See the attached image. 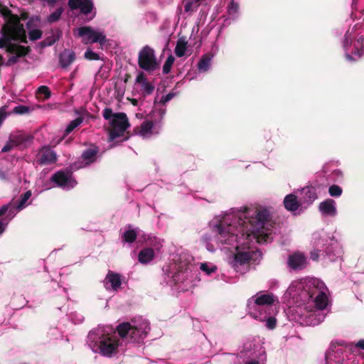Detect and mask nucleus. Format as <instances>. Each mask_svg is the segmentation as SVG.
I'll return each mask as SVG.
<instances>
[{
	"label": "nucleus",
	"mask_w": 364,
	"mask_h": 364,
	"mask_svg": "<svg viewBox=\"0 0 364 364\" xmlns=\"http://www.w3.org/2000/svg\"><path fill=\"white\" fill-rule=\"evenodd\" d=\"M247 208L240 215H227L215 226L218 240L222 244L232 245L240 237H247L262 229L272 226V216L267 208L256 210L252 215Z\"/></svg>",
	"instance_id": "1"
},
{
	"label": "nucleus",
	"mask_w": 364,
	"mask_h": 364,
	"mask_svg": "<svg viewBox=\"0 0 364 364\" xmlns=\"http://www.w3.org/2000/svg\"><path fill=\"white\" fill-rule=\"evenodd\" d=\"M165 114V110H154L150 113L151 119H146L142 122L138 129L139 134L143 137H149L153 134V129L155 126L159 125Z\"/></svg>",
	"instance_id": "2"
},
{
	"label": "nucleus",
	"mask_w": 364,
	"mask_h": 364,
	"mask_svg": "<svg viewBox=\"0 0 364 364\" xmlns=\"http://www.w3.org/2000/svg\"><path fill=\"white\" fill-rule=\"evenodd\" d=\"M138 65L140 68L146 71H154L158 67L154 50L146 46L139 53Z\"/></svg>",
	"instance_id": "3"
},
{
	"label": "nucleus",
	"mask_w": 364,
	"mask_h": 364,
	"mask_svg": "<svg viewBox=\"0 0 364 364\" xmlns=\"http://www.w3.org/2000/svg\"><path fill=\"white\" fill-rule=\"evenodd\" d=\"M111 129L109 136L112 139H115L124 135L127 129L130 126L127 114L124 112L117 113L110 121Z\"/></svg>",
	"instance_id": "4"
},
{
	"label": "nucleus",
	"mask_w": 364,
	"mask_h": 364,
	"mask_svg": "<svg viewBox=\"0 0 364 364\" xmlns=\"http://www.w3.org/2000/svg\"><path fill=\"white\" fill-rule=\"evenodd\" d=\"M119 340L115 336L103 334L100 338L99 353L103 356L112 357L118 351Z\"/></svg>",
	"instance_id": "5"
},
{
	"label": "nucleus",
	"mask_w": 364,
	"mask_h": 364,
	"mask_svg": "<svg viewBox=\"0 0 364 364\" xmlns=\"http://www.w3.org/2000/svg\"><path fill=\"white\" fill-rule=\"evenodd\" d=\"M78 36L82 38L84 44L99 43L101 45L106 42V36L102 32L95 31L90 26H82L78 28Z\"/></svg>",
	"instance_id": "6"
},
{
	"label": "nucleus",
	"mask_w": 364,
	"mask_h": 364,
	"mask_svg": "<svg viewBox=\"0 0 364 364\" xmlns=\"http://www.w3.org/2000/svg\"><path fill=\"white\" fill-rule=\"evenodd\" d=\"M0 13L6 21L2 26V28H4L6 31L15 29L17 30L16 31H18V33L21 32V34L23 33L25 29L23 25L20 23V18L17 14H14L12 11L6 6L0 10Z\"/></svg>",
	"instance_id": "7"
},
{
	"label": "nucleus",
	"mask_w": 364,
	"mask_h": 364,
	"mask_svg": "<svg viewBox=\"0 0 364 364\" xmlns=\"http://www.w3.org/2000/svg\"><path fill=\"white\" fill-rule=\"evenodd\" d=\"M6 52L12 54L6 63V66H11L18 63L20 58L25 57L31 52L30 46H23L16 43H9L6 46Z\"/></svg>",
	"instance_id": "8"
},
{
	"label": "nucleus",
	"mask_w": 364,
	"mask_h": 364,
	"mask_svg": "<svg viewBox=\"0 0 364 364\" xmlns=\"http://www.w3.org/2000/svg\"><path fill=\"white\" fill-rule=\"evenodd\" d=\"M58 187L73 188L77 185V181L70 171H58L55 172L50 178Z\"/></svg>",
	"instance_id": "9"
},
{
	"label": "nucleus",
	"mask_w": 364,
	"mask_h": 364,
	"mask_svg": "<svg viewBox=\"0 0 364 364\" xmlns=\"http://www.w3.org/2000/svg\"><path fill=\"white\" fill-rule=\"evenodd\" d=\"M16 31L17 30L15 29L6 31L4 28H1V33L3 35V38H0V48H6L8 44L11 43V41L12 40L23 43H28L26 31H24L23 33L22 34L21 32L18 33V31Z\"/></svg>",
	"instance_id": "10"
},
{
	"label": "nucleus",
	"mask_w": 364,
	"mask_h": 364,
	"mask_svg": "<svg viewBox=\"0 0 364 364\" xmlns=\"http://www.w3.org/2000/svg\"><path fill=\"white\" fill-rule=\"evenodd\" d=\"M68 5L71 10L80 9L81 14L87 16L95 9L93 0H68Z\"/></svg>",
	"instance_id": "11"
},
{
	"label": "nucleus",
	"mask_w": 364,
	"mask_h": 364,
	"mask_svg": "<svg viewBox=\"0 0 364 364\" xmlns=\"http://www.w3.org/2000/svg\"><path fill=\"white\" fill-rule=\"evenodd\" d=\"M57 155L49 146H43L41 148L37 155L36 163L38 165H47L55 163Z\"/></svg>",
	"instance_id": "12"
},
{
	"label": "nucleus",
	"mask_w": 364,
	"mask_h": 364,
	"mask_svg": "<svg viewBox=\"0 0 364 364\" xmlns=\"http://www.w3.org/2000/svg\"><path fill=\"white\" fill-rule=\"evenodd\" d=\"M287 263L292 269L295 271L301 270L306 268L307 259L303 253L296 252L289 256Z\"/></svg>",
	"instance_id": "13"
},
{
	"label": "nucleus",
	"mask_w": 364,
	"mask_h": 364,
	"mask_svg": "<svg viewBox=\"0 0 364 364\" xmlns=\"http://www.w3.org/2000/svg\"><path fill=\"white\" fill-rule=\"evenodd\" d=\"M99 152L100 147L91 144L89 148L83 151L81 158L86 165H90L97 161Z\"/></svg>",
	"instance_id": "14"
},
{
	"label": "nucleus",
	"mask_w": 364,
	"mask_h": 364,
	"mask_svg": "<svg viewBox=\"0 0 364 364\" xmlns=\"http://www.w3.org/2000/svg\"><path fill=\"white\" fill-rule=\"evenodd\" d=\"M255 304L258 306H272L275 303L278 304L279 301L276 296L272 293L262 294L257 293L255 296Z\"/></svg>",
	"instance_id": "15"
},
{
	"label": "nucleus",
	"mask_w": 364,
	"mask_h": 364,
	"mask_svg": "<svg viewBox=\"0 0 364 364\" xmlns=\"http://www.w3.org/2000/svg\"><path fill=\"white\" fill-rule=\"evenodd\" d=\"M76 58L73 50L65 49L59 55V63L61 68H66L71 65Z\"/></svg>",
	"instance_id": "16"
},
{
	"label": "nucleus",
	"mask_w": 364,
	"mask_h": 364,
	"mask_svg": "<svg viewBox=\"0 0 364 364\" xmlns=\"http://www.w3.org/2000/svg\"><path fill=\"white\" fill-rule=\"evenodd\" d=\"M106 284H110L113 291H117L122 285L121 276L118 273H115L111 270L108 273L105 279Z\"/></svg>",
	"instance_id": "17"
},
{
	"label": "nucleus",
	"mask_w": 364,
	"mask_h": 364,
	"mask_svg": "<svg viewBox=\"0 0 364 364\" xmlns=\"http://www.w3.org/2000/svg\"><path fill=\"white\" fill-rule=\"evenodd\" d=\"M319 210L326 215L333 216L336 213L335 201L333 199H326L319 205Z\"/></svg>",
	"instance_id": "18"
},
{
	"label": "nucleus",
	"mask_w": 364,
	"mask_h": 364,
	"mask_svg": "<svg viewBox=\"0 0 364 364\" xmlns=\"http://www.w3.org/2000/svg\"><path fill=\"white\" fill-rule=\"evenodd\" d=\"M283 203L285 208L289 211H295L300 206V203L297 200V197L294 194L286 196Z\"/></svg>",
	"instance_id": "19"
},
{
	"label": "nucleus",
	"mask_w": 364,
	"mask_h": 364,
	"mask_svg": "<svg viewBox=\"0 0 364 364\" xmlns=\"http://www.w3.org/2000/svg\"><path fill=\"white\" fill-rule=\"evenodd\" d=\"M302 198L305 203H311L317 198L316 188L314 186H306L301 191Z\"/></svg>",
	"instance_id": "20"
},
{
	"label": "nucleus",
	"mask_w": 364,
	"mask_h": 364,
	"mask_svg": "<svg viewBox=\"0 0 364 364\" xmlns=\"http://www.w3.org/2000/svg\"><path fill=\"white\" fill-rule=\"evenodd\" d=\"M154 257V251L151 247L142 249L138 255V260L141 264L150 262Z\"/></svg>",
	"instance_id": "21"
},
{
	"label": "nucleus",
	"mask_w": 364,
	"mask_h": 364,
	"mask_svg": "<svg viewBox=\"0 0 364 364\" xmlns=\"http://www.w3.org/2000/svg\"><path fill=\"white\" fill-rule=\"evenodd\" d=\"M62 36V32L58 31L55 33H53L50 36L46 37L43 41L40 42V45L42 48L53 46Z\"/></svg>",
	"instance_id": "22"
},
{
	"label": "nucleus",
	"mask_w": 364,
	"mask_h": 364,
	"mask_svg": "<svg viewBox=\"0 0 364 364\" xmlns=\"http://www.w3.org/2000/svg\"><path fill=\"white\" fill-rule=\"evenodd\" d=\"M353 38L354 36H352V33H350L349 31H348L345 34V38L343 42V48L346 51L345 56L348 61H355V59L349 53H347L348 48L352 44V41Z\"/></svg>",
	"instance_id": "23"
},
{
	"label": "nucleus",
	"mask_w": 364,
	"mask_h": 364,
	"mask_svg": "<svg viewBox=\"0 0 364 364\" xmlns=\"http://www.w3.org/2000/svg\"><path fill=\"white\" fill-rule=\"evenodd\" d=\"M188 42L183 38H180L177 41L175 48V53L177 57H183L187 48Z\"/></svg>",
	"instance_id": "24"
},
{
	"label": "nucleus",
	"mask_w": 364,
	"mask_h": 364,
	"mask_svg": "<svg viewBox=\"0 0 364 364\" xmlns=\"http://www.w3.org/2000/svg\"><path fill=\"white\" fill-rule=\"evenodd\" d=\"M211 58L208 54L203 55L198 63L200 72H206L210 65Z\"/></svg>",
	"instance_id": "25"
},
{
	"label": "nucleus",
	"mask_w": 364,
	"mask_h": 364,
	"mask_svg": "<svg viewBox=\"0 0 364 364\" xmlns=\"http://www.w3.org/2000/svg\"><path fill=\"white\" fill-rule=\"evenodd\" d=\"M84 121L82 117H78L75 119L71 121L65 129L63 138L70 134L76 127L80 125Z\"/></svg>",
	"instance_id": "26"
},
{
	"label": "nucleus",
	"mask_w": 364,
	"mask_h": 364,
	"mask_svg": "<svg viewBox=\"0 0 364 364\" xmlns=\"http://www.w3.org/2000/svg\"><path fill=\"white\" fill-rule=\"evenodd\" d=\"M146 335V332L142 331L141 328H139L136 326H132V330H130V333L129 336L134 341H138L140 338H144Z\"/></svg>",
	"instance_id": "27"
},
{
	"label": "nucleus",
	"mask_w": 364,
	"mask_h": 364,
	"mask_svg": "<svg viewBox=\"0 0 364 364\" xmlns=\"http://www.w3.org/2000/svg\"><path fill=\"white\" fill-rule=\"evenodd\" d=\"M252 259V254L250 252H240L235 256V260L240 264H245Z\"/></svg>",
	"instance_id": "28"
},
{
	"label": "nucleus",
	"mask_w": 364,
	"mask_h": 364,
	"mask_svg": "<svg viewBox=\"0 0 364 364\" xmlns=\"http://www.w3.org/2000/svg\"><path fill=\"white\" fill-rule=\"evenodd\" d=\"M117 330L119 336L124 338L129 336L130 330H132V325L128 322L122 323L117 326Z\"/></svg>",
	"instance_id": "29"
},
{
	"label": "nucleus",
	"mask_w": 364,
	"mask_h": 364,
	"mask_svg": "<svg viewBox=\"0 0 364 364\" xmlns=\"http://www.w3.org/2000/svg\"><path fill=\"white\" fill-rule=\"evenodd\" d=\"M199 0H183L184 11L186 13L196 11L200 5Z\"/></svg>",
	"instance_id": "30"
},
{
	"label": "nucleus",
	"mask_w": 364,
	"mask_h": 364,
	"mask_svg": "<svg viewBox=\"0 0 364 364\" xmlns=\"http://www.w3.org/2000/svg\"><path fill=\"white\" fill-rule=\"evenodd\" d=\"M137 237V234L134 230H128L125 231L122 236V241L127 243H133Z\"/></svg>",
	"instance_id": "31"
},
{
	"label": "nucleus",
	"mask_w": 364,
	"mask_h": 364,
	"mask_svg": "<svg viewBox=\"0 0 364 364\" xmlns=\"http://www.w3.org/2000/svg\"><path fill=\"white\" fill-rule=\"evenodd\" d=\"M314 301L319 309H324L327 306V297L324 293H319L316 296Z\"/></svg>",
	"instance_id": "32"
},
{
	"label": "nucleus",
	"mask_w": 364,
	"mask_h": 364,
	"mask_svg": "<svg viewBox=\"0 0 364 364\" xmlns=\"http://www.w3.org/2000/svg\"><path fill=\"white\" fill-rule=\"evenodd\" d=\"M64 9L63 7L58 8L54 12L51 13L47 18V21L49 23H53L58 21Z\"/></svg>",
	"instance_id": "33"
},
{
	"label": "nucleus",
	"mask_w": 364,
	"mask_h": 364,
	"mask_svg": "<svg viewBox=\"0 0 364 364\" xmlns=\"http://www.w3.org/2000/svg\"><path fill=\"white\" fill-rule=\"evenodd\" d=\"M21 143L20 141L18 140V137L15 139H10L9 141L1 149V152L6 153L11 151L14 146H17Z\"/></svg>",
	"instance_id": "34"
},
{
	"label": "nucleus",
	"mask_w": 364,
	"mask_h": 364,
	"mask_svg": "<svg viewBox=\"0 0 364 364\" xmlns=\"http://www.w3.org/2000/svg\"><path fill=\"white\" fill-rule=\"evenodd\" d=\"M175 58L172 55H170L166 60L163 65V73L166 75L171 72V68L174 63Z\"/></svg>",
	"instance_id": "35"
},
{
	"label": "nucleus",
	"mask_w": 364,
	"mask_h": 364,
	"mask_svg": "<svg viewBox=\"0 0 364 364\" xmlns=\"http://www.w3.org/2000/svg\"><path fill=\"white\" fill-rule=\"evenodd\" d=\"M363 41H364V36H361L360 38H358L357 39V42L354 45L355 49L353 51V54L355 55H357L358 58H360L363 55L362 49L360 48L359 46H362Z\"/></svg>",
	"instance_id": "36"
},
{
	"label": "nucleus",
	"mask_w": 364,
	"mask_h": 364,
	"mask_svg": "<svg viewBox=\"0 0 364 364\" xmlns=\"http://www.w3.org/2000/svg\"><path fill=\"white\" fill-rule=\"evenodd\" d=\"M31 196V191H28L23 194L21 196L20 200L18 202V204L16 207L17 209L21 210L24 207L25 203L26 201L29 199V198Z\"/></svg>",
	"instance_id": "37"
},
{
	"label": "nucleus",
	"mask_w": 364,
	"mask_h": 364,
	"mask_svg": "<svg viewBox=\"0 0 364 364\" xmlns=\"http://www.w3.org/2000/svg\"><path fill=\"white\" fill-rule=\"evenodd\" d=\"M141 87L145 96L151 95L154 90V86L149 82H144L141 85Z\"/></svg>",
	"instance_id": "38"
},
{
	"label": "nucleus",
	"mask_w": 364,
	"mask_h": 364,
	"mask_svg": "<svg viewBox=\"0 0 364 364\" xmlns=\"http://www.w3.org/2000/svg\"><path fill=\"white\" fill-rule=\"evenodd\" d=\"M342 188L338 185H332L328 188V193L332 197H338L342 194Z\"/></svg>",
	"instance_id": "39"
},
{
	"label": "nucleus",
	"mask_w": 364,
	"mask_h": 364,
	"mask_svg": "<svg viewBox=\"0 0 364 364\" xmlns=\"http://www.w3.org/2000/svg\"><path fill=\"white\" fill-rule=\"evenodd\" d=\"M30 112V107L25 105H18L15 107L11 113L16 114H27Z\"/></svg>",
	"instance_id": "40"
},
{
	"label": "nucleus",
	"mask_w": 364,
	"mask_h": 364,
	"mask_svg": "<svg viewBox=\"0 0 364 364\" xmlns=\"http://www.w3.org/2000/svg\"><path fill=\"white\" fill-rule=\"evenodd\" d=\"M84 57L85 59L89 60H98L100 58L98 53L92 51L90 48L87 49L84 54Z\"/></svg>",
	"instance_id": "41"
},
{
	"label": "nucleus",
	"mask_w": 364,
	"mask_h": 364,
	"mask_svg": "<svg viewBox=\"0 0 364 364\" xmlns=\"http://www.w3.org/2000/svg\"><path fill=\"white\" fill-rule=\"evenodd\" d=\"M37 93L39 95H43L45 99H48L51 96V92L48 87L46 85L40 86L37 90Z\"/></svg>",
	"instance_id": "42"
},
{
	"label": "nucleus",
	"mask_w": 364,
	"mask_h": 364,
	"mask_svg": "<svg viewBox=\"0 0 364 364\" xmlns=\"http://www.w3.org/2000/svg\"><path fill=\"white\" fill-rule=\"evenodd\" d=\"M42 31L40 29H33L28 32L29 38L31 41H36L41 38Z\"/></svg>",
	"instance_id": "43"
},
{
	"label": "nucleus",
	"mask_w": 364,
	"mask_h": 364,
	"mask_svg": "<svg viewBox=\"0 0 364 364\" xmlns=\"http://www.w3.org/2000/svg\"><path fill=\"white\" fill-rule=\"evenodd\" d=\"M8 106L4 105L0 107V127L2 125L4 121L6 119V117L11 113L8 112L7 110Z\"/></svg>",
	"instance_id": "44"
},
{
	"label": "nucleus",
	"mask_w": 364,
	"mask_h": 364,
	"mask_svg": "<svg viewBox=\"0 0 364 364\" xmlns=\"http://www.w3.org/2000/svg\"><path fill=\"white\" fill-rule=\"evenodd\" d=\"M115 114L116 113H114L112 109L109 107H106L102 112V116L107 120L113 119Z\"/></svg>",
	"instance_id": "45"
},
{
	"label": "nucleus",
	"mask_w": 364,
	"mask_h": 364,
	"mask_svg": "<svg viewBox=\"0 0 364 364\" xmlns=\"http://www.w3.org/2000/svg\"><path fill=\"white\" fill-rule=\"evenodd\" d=\"M277 319L273 316H269L266 321V326L267 328L272 330L276 328Z\"/></svg>",
	"instance_id": "46"
},
{
	"label": "nucleus",
	"mask_w": 364,
	"mask_h": 364,
	"mask_svg": "<svg viewBox=\"0 0 364 364\" xmlns=\"http://www.w3.org/2000/svg\"><path fill=\"white\" fill-rule=\"evenodd\" d=\"M238 9H239L238 4L232 1L228 6L229 14L232 15V14H236L238 11Z\"/></svg>",
	"instance_id": "47"
},
{
	"label": "nucleus",
	"mask_w": 364,
	"mask_h": 364,
	"mask_svg": "<svg viewBox=\"0 0 364 364\" xmlns=\"http://www.w3.org/2000/svg\"><path fill=\"white\" fill-rule=\"evenodd\" d=\"M200 269L205 272L207 274H210L212 272H214L216 270L215 267H210L206 263H202L200 264Z\"/></svg>",
	"instance_id": "48"
},
{
	"label": "nucleus",
	"mask_w": 364,
	"mask_h": 364,
	"mask_svg": "<svg viewBox=\"0 0 364 364\" xmlns=\"http://www.w3.org/2000/svg\"><path fill=\"white\" fill-rule=\"evenodd\" d=\"M144 82L146 81V77L143 72H141L138 74L136 78V82L140 85H142Z\"/></svg>",
	"instance_id": "49"
},
{
	"label": "nucleus",
	"mask_w": 364,
	"mask_h": 364,
	"mask_svg": "<svg viewBox=\"0 0 364 364\" xmlns=\"http://www.w3.org/2000/svg\"><path fill=\"white\" fill-rule=\"evenodd\" d=\"M174 96V94L173 93H168L166 95H164L161 97V103H162L163 105H165L167 102L170 101Z\"/></svg>",
	"instance_id": "50"
},
{
	"label": "nucleus",
	"mask_w": 364,
	"mask_h": 364,
	"mask_svg": "<svg viewBox=\"0 0 364 364\" xmlns=\"http://www.w3.org/2000/svg\"><path fill=\"white\" fill-rule=\"evenodd\" d=\"M320 251L318 250H314L310 252V257L314 261H317L319 257Z\"/></svg>",
	"instance_id": "51"
},
{
	"label": "nucleus",
	"mask_w": 364,
	"mask_h": 364,
	"mask_svg": "<svg viewBox=\"0 0 364 364\" xmlns=\"http://www.w3.org/2000/svg\"><path fill=\"white\" fill-rule=\"evenodd\" d=\"M10 208L9 205H4L0 208V217L4 215Z\"/></svg>",
	"instance_id": "52"
},
{
	"label": "nucleus",
	"mask_w": 364,
	"mask_h": 364,
	"mask_svg": "<svg viewBox=\"0 0 364 364\" xmlns=\"http://www.w3.org/2000/svg\"><path fill=\"white\" fill-rule=\"evenodd\" d=\"M18 17L20 18V21H26L28 18V14L27 12L23 11L21 14L20 16Z\"/></svg>",
	"instance_id": "53"
},
{
	"label": "nucleus",
	"mask_w": 364,
	"mask_h": 364,
	"mask_svg": "<svg viewBox=\"0 0 364 364\" xmlns=\"http://www.w3.org/2000/svg\"><path fill=\"white\" fill-rule=\"evenodd\" d=\"M6 226V223L0 220V235H1L4 232Z\"/></svg>",
	"instance_id": "54"
},
{
	"label": "nucleus",
	"mask_w": 364,
	"mask_h": 364,
	"mask_svg": "<svg viewBox=\"0 0 364 364\" xmlns=\"http://www.w3.org/2000/svg\"><path fill=\"white\" fill-rule=\"evenodd\" d=\"M356 347L362 349V350H364V340H360L357 343H356Z\"/></svg>",
	"instance_id": "55"
},
{
	"label": "nucleus",
	"mask_w": 364,
	"mask_h": 364,
	"mask_svg": "<svg viewBox=\"0 0 364 364\" xmlns=\"http://www.w3.org/2000/svg\"><path fill=\"white\" fill-rule=\"evenodd\" d=\"M46 2L48 3L49 6H53L57 2L58 0H44Z\"/></svg>",
	"instance_id": "56"
},
{
	"label": "nucleus",
	"mask_w": 364,
	"mask_h": 364,
	"mask_svg": "<svg viewBox=\"0 0 364 364\" xmlns=\"http://www.w3.org/2000/svg\"><path fill=\"white\" fill-rule=\"evenodd\" d=\"M0 179L5 180L6 179V174L3 171L0 170Z\"/></svg>",
	"instance_id": "57"
},
{
	"label": "nucleus",
	"mask_w": 364,
	"mask_h": 364,
	"mask_svg": "<svg viewBox=\"0 0 364 364\" xmlns=\"http://www.w3.org/2000/svg\"><path fill=\"white\" fill-rule=\"evenodd\" d=\"M245 364H259L258 361H250L246 363Z\"/></svg>",
	"instance_id": "58"
},
{
	"label": "nucleus",
	"mask_w": 364,
	"mask_h": 364,
	"mask_svg": "<svg viewBox=\"0 0 364 364\" xmlns=\"http://www.w3.org/2000/svg\"><path fill=\"white\" fill-rule=\"evenodd\" d=\"M4 63L3 56L0 54V65H2Z\"/></svg>",
	"instance_id": "59"
},
{
	"label": "nucleus",
	"mask_w": 364,
	"mask_h": 364,
	"mask_svg": "<svg viewBox=\"0 0 364 364\" xmlns=\"http://www.w3.org/2000/svg\"><path fill=\"white\" fill-rule=\"evenodd\" d=\"M132 104H133L134 105H137V100H135V99L132 100Z\"/></svg>",
	"instance_id": "60"
},
{
	"label": "nucleus",
	"mask_w": 364,
	"mask_h": 364,
	"mask_svg": "<svg viewBox=\"0 0 364 364\" xmlns=\"http://www.w3.org/2000/svg\"><path fill=\"white\" fill-rule=\"evenodd\" d=\"M31 24V21H28L27 23V26L29 27Z\"/></svg>",
	"instance_id": "61"
},
{
	"label": "nucleus",
	"mask_w": 364,
	"mask_h": 364,
	"mask_svg": "<svg viewBox=\"0 0 364 364\" xmlns=\"http://www.w3.org/2000/svg\"><path fill=\"white\" fill-rule=\"evenodd\" d=\"M96 12L95 11L92 14V16L90 17V19H92L95 16Z\"/></svg>",
	"instance_id": "62"
},
{
	"label": "nucleus",
	"mask_w": 364,
	"mask_h": 364,
	"mask_svg": "<svg viewBox=\"0 0 364 364\" xmlns=\"http://www.w3.org/2000/svg\"><path fill=\"white\" fill-rule=\"evenodd\" d=\"M9 212L14 213V211H11V208H10Z\"/></svg>",
	"instance_id": "63"
}]
</instances>
